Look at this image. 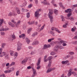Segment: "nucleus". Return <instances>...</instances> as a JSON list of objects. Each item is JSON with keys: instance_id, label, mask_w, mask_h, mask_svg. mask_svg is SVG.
Wrapping results in <instances>:
<instances>
[{"instance_id": "f257e3e1", "label": "nucleus", "mask_w": 77, "mask_h": 77, "mask_svg": "<svg viewBox=\"0 0 77 77\" xmlns=\"http://www.w3.org/2000/svg\"><path fill=\"white\" fill-rule=\"evenodd\" d=\"M3 51V49L2 48H0V57H2L4 56L5 58V59H9V54L6 53L5 52H2Z\"/></svg>"}, {"instance_id": "f03ea898", "label": "nucleus", "mask_w": 77, "mask_h": 77, "mask_svg": "<svg viewBox=\"0 0 77 77\" xmlns=\"http://www.w3.org/2000/svg\"><path fill=\"white\" fill-rule=\"evenodd\" d=\"M49 12L48 14V15L49 16V17L50 19V21L51 23H53V11L52 9H49Z\"/></svg>"}, {"instance_id": "7ed1b4c3", "label": "nucleus", "mask_w": 77, "mask_h": 77, "mask_svg": "<svg viewBox=\"0 0 77 77\" xmlns=\"http://www.w3.org/2000/svg\"><path fill=\"white\" fill-rule=\"evenodd\" d=\"M33 66H34V65H33V64H31V67L32 69V71L33 72V74L31 76V77H35V75H36L37 74L36 70L33 68Z\"/></svg>"}, {"instance_id": "20e7f679", "label": "nucleus", "mask_w": 77, "mask_h": 77, "mask_svg": "<svg viewBox=\"0 0 77 77\" xmlns=\"http://www.w3.org/2000/svg\"><path fill=\"white\" fill-rule=\"evenodd\" d=\"M53 58V57L50 56L48 58V60H49V63L48 65V67L50 68L51 66V59Z\"/></svg>"}, {"instance_id": "39448f33", "label": "nucleus", "mask_w": 77, "mask_h": 77, "mask_svg": "<svg viewBox=\"0 0 77 77\" xmlns=\"http://www.w3.org/2000/svg\"><path fill=\"white\" fill-rule=\"evenodd\" d=\"M17 51H20L21 49V43L19 42H18L17 44Z\"/></svg>"}, {"instance_id": "423d86ee", "label": "nucleus", "mask_w": 77, "mask_h": 77, "mask_svg": "<svg viewBox=\"0 0 77 77\" xmlns=\"http://www.w3.org/2000/svg\"><path fill=\"white\" fill-rule=\"evenodd\" d=\"M41 58H39L38 60V62L37 63V66H38L37 67V69H39L40 68V66H39L40 65V63L41 62Z\"/></svg>"}, {"instance_id": "0eeeda50", "label": "nucleus", "mask_w": 77, "mask_h": 77, "mask_svg": "<svg viewBox=\"0 0 77 77\" xmlns=\"http://www.w3.org/2000/svg\"><path fill=\"white\" fill-rule=\"evenodd\" d=\"M41 11V9H38L36 10V12H35V17H37V18H38V16L39 15V12H40Z\"/></svg>"}, {"instance_id": "6e6552de", "label": "nucleus", "mask_w": 77, "mask_h": 77, "mask_svg": "<svg viewBox=\"0 0 77 77\" xmlns=\"http://www.w3.org/2000/svg\"><path fill=\"white\" fill-rule=\"evenodd\" d=\"M55 69V68H49L47 71L46 72V73H48V72H50L51 71H54Z\"/></svg>"}, {"instance_id": "1a4fd4ad", "label": "nucleus", "mask_w": 77, "mask_h": 77, "mask_svg": "<svg viewBox=\"0 0 77 77\" xmlns=\"http://www.w3.org/2000/svg\"><path fill=\"white\" fill-rule=\"evenodd\" d=\"M57 39L58 41H59L60 42L59 44H62L63 42H64V41L62 40V39H61V38H58Z\"/></svg>"}, {"instance_id": "9d476101", "label": "nucleus", "mask_w": 77, "mask_h": 77, "mask_svg": "<svg viewBox=\"0 0 77 77\" xmlns=\"http://www.w3.org/2000/svg\"><path fill=\"white\" fill-rule=\"evenodd\" d=\"M39 44V42L38 41H35L33 42L32 44V45H38Z\"/></svg>"}, {"instance_id": "9b49d317", "label": "nucleus", "mask_w": 77, "mask_h": 77, "mask_svg": "<svg viewBox=\"0 0 77 77\" xmlns=\"http://www.w3.org/2000/svg\"><path fill=\"white\" fill-rule=\"evenodd\" d=\"M58 48H59V46H56L54 48H53V50L55 51H57L58 50Z\"/></svg>"}, {"instance_id": "f8f14e48", "label": "nucleus", "mask_w": 77, "mask_h": 77, "mask_svg": "<svg viewBox=\"0 0 77 77\" xmlns=\"http://www.w3.org/2000/svg\"><path fill=\"white\" fill-rule=\"evenodd\" d=\"M65 12L66 13H70L71 12V9H68L67 10H65Z\"/></svg>"}, {"instance_id": "ddd939ff", "label": "nucleus", "mask_w": 77, "mask_h": 77, "mask_svg": "<svg viewBox=\"0 0 77 77\" xmlns=\"http://www.w3.org/2000/svg\"><path fill=\"white\" fill-rule=\"evenodd\" d=\"M9 52L11 56H13L14 55V52L11 50H10Z\"/></svg>"}, {"instance_id": "4468645a", "label": "nucleus", "mask_w": 77, "mask_h": 77, "mask_svg": "<svg viewBox=\"0 0 77 77\" xmlns=\"http://www.w3.org/2000/svg\"><path fill=\"white\" fill-rule=\"evenodd\" d=\"M15 9L16 10H17V12L18 14H20V9H19V8L18 7H16Z\"/></svg>"}, {"instance_id": "2eb2a0df", "label": "nucleus", "mask_w": 77, "mask_h": 77, "mask_svg": "<svg viewBox=\"0 0 77 77\" xmlns=\"http://www.w3.org/2000/svg\"><path fill=\"white\" fill-rule=\"evenodd\" d=\"M47 56H45L44 58V61L45 62H47L48 61V59L47 60Z\"/></svg>"}, {"instance_id": "dca6fc26", "label": "nucleus", "mask_w": 77, "mask_h": 77, "mask_svg": "<svg viewBox=\"0 0 77 77\" xmlns=\"http://www.w3.org/2000/svg\"><path fill=\"white\" fill-rule=\"evenodd\" d=\"M8 24H9V25L11 26V27H14V26H15L14 24L12 23L11 22L8 23Z\"/></svg>"}, {"instance_id": "f3484780", "label": "nucleus", "mask_w": 77, "mask_h": 77, "mask_svg": "<svg viewBox=\"0 0 77 77\" xmlns=\"http://www.w3.org/2000/svg\"><path fill=\"white\" fill-rule=\"evenodd\" d=\"M28 23L29 25H32V24H33L35 23V21H32L31 22H29Z\"/></svg>"}, {"instance_id": "a211bd4d", "label": "nucleus", "mask_w": 77, "mask_h": 77, "mask_svg": "<svg viewBox=\"0 0 77 77\" xmlns=\"http://www.w3.org/2000/svg\"><path fill=\"white\" fill-rule=\"evenodd\" d=\"M45 26V24H44L42 26L41 29L38 28V30H40V31L42 30H43L44 28V26Z\"/></svg>"}, {"instance_id": "6ab92c4d", "label": "nucleus", "mask_w": 77, "mask_h": 77, "mask_svg": "<svg viewBox=\"0 0 77 77\" xmlns=\"http://www.w3.org/2000/svg\"><path fill=\"white\" fill-rule=\"evenodd\" d=\"M54 13L56 15H57L58 14V11L56 9H54Z\"/></svg>"}, {"instance_id": "aec40b11", "label": "nucleus", "mask_w": 77, "mask_h": 77, "mask_svg": "<svg viewBox=\"0 0 77 77\" xmlns=\"http://www.w3.org/2000/svg\"><path fill=\"white\" fill-rule=\"evenodd\" d=\"M69 20H71V21H74V18L73 17H69V18H68Z\"/></svg>"}, {"instance_id": "412c9836", "label": "nucleus", "mask_w": 77, "mask_h": 77, "mask_svg": "<svg viewBox=\"0 0 77 77\" xmlns=\"http://www.w3.org/2000/svg\"><path fill=\"white\" fill-rule=\"evenodd\" d=\"M27 59H24L22 62V63H26V62H27Z\"/></svg>"}, {"instance_id": "4be33fe9", "label": "nucleus", "mask_w": 77, "mask_h": 77, "mask_svg": "<svg viewBox=\"0 0 77 77\" xmlns=\"http://www.w3.org/2000/svg\"><path fill=\"white\" fill-rule=\"evenodd\" d=\"M59 5L60 6V7H61V8H63V9H65V7H64L63 6L62 3L60 2V3H59Z\"/></svg>"}, {"instance_id": "5701e85b", "label": "nucleus", "mask_w": 77, "mask_h": 77, "mask_svg": "<svg viewBox=\"0 0 77 77\" xmlns=\"http://www.w3.org/2000/svg\"><path fill=\"white\" fill-rule=\"evenodd\" d=\"M6 45V43H3L2 44L1 47H2V48H5V46Z\"/></svg>"}, {"instance_id": "b1692460", "label": "nucleus", "mask_w": 77, "mask_h": 77, "mask_svg": "<svg viewBox=\"0 0 77 77\" xmlns=\"http://www.w3.org/2000/svg\"><path fill=\"white\" fill-rule=\"evenodd\" d=\"M26 41L27 42V44H29L30 43V40L28 38H26Z\"/></svg>"}, {"instance_id": "393cba45", "label": "nucleus", "mask_w": 77, "mask_h": 77, "mask_svg": "<svg viewBox=\"0 0 77 77\" xmlns=\"http://www.w3.org/2000/svg\"><path fill=\"white\" fill-rule=\"evenodd\" d=\"M10 70H9V71H10V72H12L14 70V68H11L10 69Z\"/></svg>"}, {"instance_id": "a878e982", "label": "nucleus", "mask_w": 77, "mask_h": 77, "mask_svg": "<svg viewBox=\"0 0 77 77\" xmlns=\"http://www.w3.org/2000/svg\"><path fill=\"white\" fill-rule=\"evenodd\" d=\"M27 18H29L30 17V13L28 12L26 14Z\"/></svg>"}, {"instance_id": "bb28decb", "label": "nucleus", "mask_w": 77, "mask_h": 77, "mask_svg": "<svg viewBox=\"0 0 77 77\" xmlns=\"http://www.w3.org/2000/svg\"><path fill=\"white\" fill-rule=\"evenodd\" d=\"M3 19H1L0 20V27L1 26L2 24H3Z\"/></svg>"}, {"instance_id": "cd10ccee", "label": "nucleus", "mask_w": 77, "mask_h": 77, "mask_svg": "<svg viewBox=\"0 0 77 77\" xmlns=\"http://www.w3.org/2000/svg\"><path fill=\"white\" fill-rule=\"evenodd\" d=\"M67 25H68V23H66V24H64L63 25V27H64V28H66L67 27L66 26Z\"/></svg>"}, {"instance_id": "c85d7f7f", "label": "nucleus", "mask_w": 77, "mask_h": 77, "mask_svg": "<svg viewBox=\"0 0 77 77\" xmlns=\"http://www.w3.org/2000/svg\"><path fill=\"white\" fill-rule=\"evenodd\" d=\"M32 30V28H30V29H28L27 30V33H29L30 32H31V30Z\"/></svg>"}, {"instance_id": "c756f323", "label": "nucleus", "mask_w": 77, "mask_h": 77, "mask_svg": "<svg viewBox=\"0 0 77 77\" xmlns=\"http://www.w3.org/2000/svg\"><path fill=\"white\" fill-rule=\"evenodd\" d=\"M8 30V28H5L4 29V28H3V27H2V31H4V30H5V31H6Z\"/></svg>"}, {"instance_id": "7c9ffc66", "label": "nucleus", "mask_w": 77, "mask_h": 77, "mask_svg": "<svg viewBox=\"0 0 77 77\" xmlns=\"http://www.w3.org/2000/svg\"><path fill=\"white\" fill-rule=\"evenodd\" d=\"M9 72H10L9 71V70H5L4 71V73H5V74L7 73H9Z\"/></svg>"}, {"instance_id": "2f4dec72", "label": "nucleus", "mask_w": 77, "mask_h": 77, "mask_svg": "<svg viewBox=\"0 0 77 77\" xmlns=\"http://www.w3.org/2000/svg\"><path fill=\"white\" fill-rule=\"evenodd\" d=\"M22 36L23 39H25V38L26 37V36H25V34H23L22 35Z\"/></svg>"}, {"instance_id": "473e14b6", "label": "nucleus", "mask_w": 77, "mask_h": 77, "mask_svg": "<svg viewBox=\"0 0 77 77\" xmlns=\"http://www.w3.org/2000/svg\"><path fill=\"white\" fill-rule=\"evenodd\" d=\"M59 48L60 49H64V47L62 46H58Z\"/></svg>"}, {"instance_id": "72a5a7b5", "label": "nucleus", "mask_w": 77, "mask_h": 77, "mask_svg": "<svg viewBox=\"0 0 77 77\" xmlns=\"http://www.w3.org/2000/svg\"><path fill=\"white\" fill-rule=\"evenodd\" d=\"M71 13H69L67 14V17H68V18H69V17H71Z\"/></svg>"}, {"instance_id": "f704fd0d", "label": "nucleus", "mask_w": 77, "mask_h": 77, "mask_svg": "<svg viewBox=\"0 0 77 77\" xmlns=\"http://www.w3.org/2000/svg\"><path fill=\"white\" fill-rule=\"evenodd\" d=\"M37 34H38V33H37V32H35L32 35V36L33 37H34V35H34L35 36H36V35H37Z\"/></svg>"}, {"instance_id": "c9c22d12", "label": "nucleus", "mask_w": 77, "mask_h": 77, "mask_svg": "<svg viewBox=\"0 0 77 77\" xmlns=\"http://www.w3.org/2000/svg\"><path fill=\"white\" fill-rule=\"evenodd\" d=\"M61 18L62 19V21H65V19L63 17V16H61Z\"/></svg>"}, {"instance_id": "e433bc0d", "label": "nucleus", "mask_w": 77, "mask_h": 77, "mask_svg": "<svg viewBox=\"0 0 77 77\" xmlns=\"http://www.w3.org/2000/svg\"><path fill=\"white\" fill-rule=\"evenodd\" d=\"M51 55H52V56H53L55 54V53L54 52H51L50 53Z\"/></svg>"}, {"instance_id": "4c0bfd02", "label": "nucleus", "mask_w": 77, "mask_h": 77, "mask_svg": "<svg viewBox=\"0 0 77 77\" xmlns=\"http://www.w3.org/2000/svg\"><path fill=\"white\" fill-rule=\"evenodd\" d=\"M67 75L68 77H70V76H71V73L69 72L67 74Z\"/></svg>"}, {"instance_id": "58836bf2", "label": "nucleus", "mask_w": 77, "mask_h": 77, "mask_svg": "<svg viewBox=\"0 0 77 77\" xmlns=\"http://www.w3.org/2000/svg\"><path fill=\"white\" fill-rule=\"evenodd\" d=\"M69 54L71 55H73L74 54V53L73 52H69Z\"/></svg>"}, {"instance_id": "ea45409f", "label": "nucleus", "mask_w": 77, "mask_h": 77, "mask_svg": "<svg viewBox=\"0 0 77 77\" xmlns=\"http://www.w3.org/2000/svg\"><path fill=\"white\" fill-rule=\"evenodd\" d=\"M17 56H18V54L17 52H16L15 53L14 57L15 58H16V57H17Z\"/></svg>"}, {"instance_id": "a19ab883", "label": "nucleus", "mask_w": 77, "mask_h": 77, "mask_svg": "<svg viewBox=\"0 0 77 77\" xmlns=\"http://www.w3.org/2000/svg\"><path fill=\"white\" fill-rule=\"evenodd\" d=\"M13 15V14L12 13V12H10V13L8 14V16H10V17H11V16H12Z\"/></svg>"}, {"instance_id": "79ce46f5", "label": "nucleus", "mask_w": 77, "mask_h": 77, "mask_svg": "<svg viewBox=\"0 0 77 77\" xmlns=\"http://www.w3.org/2000/svg\"><path fill=\"white\" fill-rule=\"evenodd\" d=\"M12 38H13L14 39H15V35L14 34L13 35H12Z\"/></svg>"}, {"instance_id": "37998d69", "label": "nucleus", "mask_w": 77, "mask_h": 77, "mask_svg": "<svg viewBox=\"0 0 77 77\" xmlns=\"http://www.w3.org/2000/svg\"><path fill=\"white\" fill-rule=\"evenodd\" d=\"M19 75V70H18L16 72V75L18 76Z\"/></svg>"}, {"instance_id": "c03bdc74", "label": "nucleus", "mask_w": 77, "mask_h": 77, "mask_svg": "<svg viewBox=\"0 0 77 77\" xmlns=\"http://www.w3.org/2000/svg\"><path fill=\"white\" fill-rule=\"evenodd\" d=\"M51 35H52V36H54V32L52 31H51Z\"/></svg>"}, {"instance_id": "a18cd8bd", "label": "nucleus", "mask_w": 77, "mask_h": 77, "mask_svg": "<svg viewBox=\"0 0 77 77\" xmlns=\"http://www.w3.org/2000/svg\"><path fill=\"white\" fill-rule=\"evenodd\" d=\"M44 49L47 48V45H45L44 46Z\"/></svg>"}, {"instance_id": "49530a36", "label": "nucleus", "mask_w": 77, "mask_h": 77, "mask_svg": "<svg viewBox=\"0 0 77 77\" xmlns=\"http://www.w3.org/2000/svg\"><path fill=\"white\" fill-rule=\"evenodd\" d=\"M63 46H66L67 45L65 43V42L64 41V42L63 43Z\"/></svg>"}, {"instance_id": "de8ad7c7", "label": "nucleus", "mask_w": 77, "mask_h": 77, "mask_svg": "<svg viewBox=\"0 0 77 77\" xmlns=\"http://www.w3.org/2000/svg\"><path fill=\"white\" fill-rule=\"evenodd\" d=\"M10 2L12 3L13 5H14L15 3H13V2H12V0H8Z\"/></svg>"}, {"instance_id": "09e8293b", "label": "nucleus", "mask_w": 77, "mask_h": 77, "mask_svg": "<svg viewBox=\"0 0 77 77\" xmlns=\"http://www.w3.org/2000/svg\"><path fill=\"white\" fill-rule=\"evenodd\" d=\"M32 6V5L30 4L28 6V7L29 8H30Z\"/></svg>"}, {"instance_id": "8fccbe9b", "label": "nucleus", "mask_w": 77, "mask_h": 77, "mask_svg": "<svg viewBox=\"0 0 77 77\" xmlns=\"http://www.w3.org/2000/svg\"><path fill=\"white\" fill-rule=\"evenodd\" d=\"M35 4H37L38 3V0H35Z\"/></svg>"}, {"instance_id": "3c124183", "label": "nucleus", "mask_w": 77, "mask_h": 77, "mask_svg": "<svg viewBox=\"0 0 77 77\" xmlns=\"http://www.w3.org/2000/svg\"><path fill=\"white\" fill-rule=\"evenodd\" d=\"M5 33L4 32H1V35H5Z\"/></svg>"}, {"instance_id": "603ef678", "label": "nucleus", "mask_w": 77, "mask_h": 77, "mask_svg": "<svg viewBox=\"0 0 77 77\" xmlns=\"http://www.w3.org/2000/svg\"><path fill=\"white\" fill-rule=\"evenodd\" d=\"M72 43V44H77V41L76 42H73Z\"/></svg>"}, {"instance_id": "864d4df0", "label": "nucleus", "mask_w": 77, "mask_h": 77, "mask_svg": "<svg viewBox=\"0 0 77 77\" xmlns=\"http://www.w3.org/2000/svg\"><path fill=\"white\" fill-rule=\"evenodd\" d=\"M17 15V14L15 13H13V16H16V15Z\"/></svg>"}, {"instance_id": "5fc2aeb1", "label": "nucleus", "mask_w": 77, "mask_h": 77, "mask_svg": "<svg viewBox=\"0 0 77 77\" xmlns=\"http://www.w3.org/2000/svg\"><path fill=\"white\" fill-rule=\"evenodd\" d=\"M31 68H32L31 66H29L27 67V69H31Z\"/></svg>"}, {"instance_id": "6e6d98bb", "label": "nucleus", "mask_w": 77, "mask_h": 77, "mask_svg": "<svg viewBox=\"0 0 77 77\" xmlns=\"http://www.w3.org/2000/svg\"><path fill=\"white\" fill-rule=\"evenodd\" d=\"M14 64H15V63L14 62H12L11 64V65L12 66V65H14Z\"/></svg>"}, {"instance_id": "4d7b16f0", "label": "nucleus", "mask_w": 77, "mask_h": 77, "mask_svg": "<svg viewBox=\"0 0 77 77\" xmlns=\"http://www.w3.org/2000/svg\"><path fill=\"white\" fill-rule=\"evenodd\" d=\"M72 71V69H70L69 70V72H70V73H71V72H71Z\"/></svg>"}, {"instance_id": "13d9d810", "label": "nucleus", "mask_w": 77, "mask_h": 77, "mask_svg": "<svg viewBox=\"0 0 77 77\" xmlns=\"http://www.w3.org/2000/svg\"><path fill=\"white\" fill-rule=\"evenodd\" d=\"M77 7V4L74 5L72 7V8H74L75 7Z\"/></svg>"}, {"instance_id": "bf43d9fd", "label": "nucleus", "mask_w": 77, "mask_h": 77, "mask_svg": "<svg viewBox=\"0 0 77 77\" xmlns=\"http://www.w3.org/2000/svg\"><path fill=\"white\" fill-rule=\"evenodd\" d=\"M51 47V45H47V48H49V47Z\"/></svg>"}, {"instance_id": "052dcab7", "label": "nucleus", "mask_w": 77, "mask_h": 77, "mask_svg": "<svg viewBox=\"0 0 77 77\" xmlns=\"http://www.w3.org/2000/svg\"><path fill=\"white\" fill-rule=\"evenodd\" d=\"M51 41V39H48V42H50Z\"/></svg>"}, {"instance_id": "680f3d73", "label": "nucleus", "mask_w": 77, "mask_h": 77, "mask_svg": "<svg viewBox=\"0 0 77 77\" xmlns=\"http://www.w3.org/2000/svg\"><path fill=\"white\" fill-rule=\"evenodd\" d=\"M28 48H29V49H32L33 48V47H32L31 46H29L28 47Z\"/></svg>"}, {"instance_id": "e2e57ef3", "label": "nucleus", "mask_w": 77, "mask_h": 77, "mask_svg": "<svg viewBox=\"0 0 77 77\" xmlns=\"http://www.w3.org/2000/svg\"><path fill=\"white\" fill-rule=\"evenodd\" d=\"M74 39H77V35L75 36V37H74Z\"/></svg>"}, {"instance_id": "0e129e2a", "label": "nucleus", "mask_w": 77, "mask_h": 77, "mask_svg": "<svg viewBox=\"0 0 77 77\" xmlns=\"http://www.w3.org/2000/svg\"><path fill=\"white\" fill-rule=\"evenodd\" d=\"M2 76L3 77H6V75L4 73L2 74Z\"/></svg>"}, {"instance_id": "69168bd1", "label": "nucleus", "mask_w": 77, "mask_h": 77, "mask_svg": "<svg viewBox=\"0 0 77 77\" xmlns=\"http://www.w3.org/2000/svg\"><path fill=\"white\" fill-rule=\"evenodd\" d=\"M72 32H75V29L74 28L72 29Z\"/></svg>"}, {"instance_id": "338daca9", "label": "nucleus", "mask_w": 77, "mask_h": 77, "mask_svg": "<svg viewBox=\"0 0 77 77\" xmlns=\"http://www.w3.org/2000/svg\"><path fill=\"white\" fill-rule=\"evenodd\" d=\"M25 10L24 8H22V12H24Z\"/></svg>"}, {"instance_id": "774afa93", "label": "nucleus", "mask_w": 77, "mask_h": 77, "mask_svg": "<svg viewBox=\"0 0 77 77\" xmlns=\"http://www.w3.org/2000/svg\"><path fill=\"white\" fill-rule=\"evenodd\" d=\"M61 77H64V73L62 74L61 75Z\"/></svg>"}]
</instances>
